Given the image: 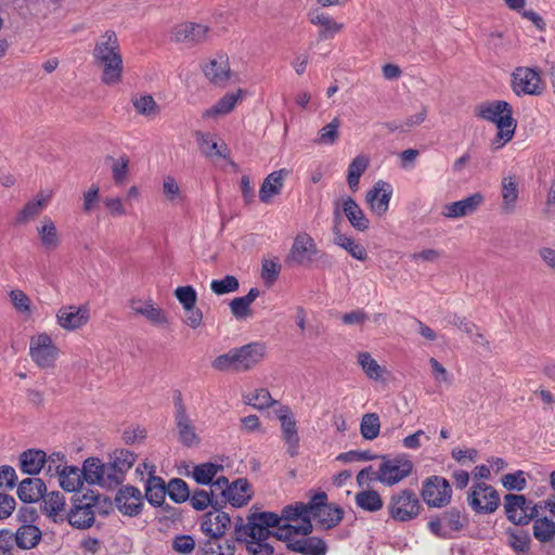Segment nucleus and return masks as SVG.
Wrapping results in <instances>:
<instances>
[{"label":"nucleus","mask_w":555,"mask_h":555,"mask_svg":"<svg viewBox=\"0 0 555 555\" xmlns=\"http://www.w3.org/2000/svg\"><path fill=\"white\" fill-rule=\"evenodd\" d=\"M276 416L281 422L282 435L287 444V452L291 456H295L299 446V436L293 413L287 405H283L276 410Z\"/></svg>","instance_id":"a211bd4d"},{"label":"nucleus","mask_w":555,"mask_h":555,"mask_svg":"<svg viewBox=\"0 0 555 555\" xmlns=\"http://www.w3.org/2000/svg\"><path fill=\"white\" fill-rule=\"evenodd\" d=\"M485 196L477 192L461 201L447 204L443 207L442 215L449 219L462 218L474 214L483 203Z\"/></svg>","instance_id":"5701e85b"},{"label":"nucleus","mask_w":555,"mask_h":555,"mask_svg":"<svg viewBox=\"0 0 555 555\" xmlns=\"http://www.w3.org/2000/svg\"><path fill=\"white\" fill-rule=\"evenodd\" d=\"M467 503L477 514H492L499 507L500 496L492 486L477 482L469 489Z\"/></svg>","instance_id":"1a4fd4ad"},{"label":"nucleus","mask_w":555,"mask_h":555,"mask_svg":"<svg viewBox=\"0 0 555 555\" xmlns=\"http://www.w3.org/2000/svg\"><path fill=\"white\" fill-rule=\"evenodd\" d=\"M334 233L335 244L344 248L351 257L360 261H365L367 259V253L363 245L356 242L352 237L340 233L336 228Z\"/></svg>","instance_id":"a19ab883"},{"label":"nucleus","mask_w":555,"mask_h":555,"mask_svg":"<svg viewBox=\"0 0 555 555\" xmlns=\"http://www.w3.org/2000/svg\"><path fill=\"white\" fill-rule=\"evenodd\" d=\"M29 353L33 361L41 369L52 367L59 356V349L52 338L46 334H39L30 340Z\"/></svg>","instance_id":"4468645a"},{"label":"nucleus","mask_w":555,"mask_h":555,"mask_svg":"<svg viewBox=\"0 0 555 555\" xmlns=\"http://www.w3.org/2000/svg\"><path fill=\"white\" fill-rule=\"evenodd\" d=\"M90 319L86 306H64L56 313L57 324L66 331H76L85 326Z\"/></svg>","instance_id":"f3484780"},{"label":"nucleus","mask_w":555,"mask_h":555,"mask_svg":"<svg viewBox=\"0 0 555 555\" xmlns=\"http://www.w3.org/2000/svg\"><path fill=\"white\" fill-rule=\"evenodd\" d=\"M175 423L178 429L179 441L184 447L190 448L199 443L201 439L188 414L186 406L180 392L175 397Z\"/></svg>","instance_id":"f8f14e48"},{"label":"nucleus","mask_w":555,"mask_h":555,"mask_svg":"<svg viewBox=\"0 0 555 555\" xmlns=\"http://www.w3.org/2000/svg\"><path fill=\"white\" fill-rule=\"evenodd\" d=\"M194 135L198 144V147L204 155H206L207 157H224V154L222 153L218 144V141L216 140L214 134L196 131Z\"/></svg>","instance_id":"09e8293b"},{"label":"nucleus","mask_w":555,"mask_h":555,"mask_svg":"<svg viewBox=\"0 0 555 555\" xmlns=\"http://www.w3.org/2000/svg\"><path fill=\"white\" fill-rule=\"evenodd\" d=\"M507 543L517 553L528 552L530 548V535L525 530L512 529L506 530Z\"/></svg>","instance_id":"603ef678"},{"label":"nucleus","mask_w":555,"mask_h":555,"mask_svg":"<svg viewBox=\"0 0 555 555\" xmlns=\"http://www.w3.org/2000/svg\"><path fill=\"white\" fill-rule=\"evenodd\" d=\"M51 192L44 193L40 192L38 193L34 199L27 202L24 207L18 211V214L15 217V223L16 224H25L29 220L34 219L35 217L39 216L40 212L47 207L51 199Z\"/></svg>","instance_id":"cd10ccee"},{"label":"nucleus","mask_w":555,"mask_h":555,"mask_svg":"<svg viewBox=\"0 0 555 555\" xmlns=\"http://www.w3.org/2000/svg\"><path fill=\"white\" fill-rule=\"evenodd\" d=\"M132 104L139 115L147 118H154L160 113L159 105L150 94L134 96L132 99Z\"/></svg>","instance_id":"8fccbe9b"},{"label":"nucleus","mask_w":555,"mask_h":555,"mask_svg":"<svg viewBox=\"0 0 555 555\" xmlns=\"http://www.w3.org/2000/svg\"><path fill=\"white\" fill-rule=\"evenodd\" d=\"M452 489L441 476H430L423 481L422 498L429 507H443L450 503Z\"/></svg>","instance_id":"9b49d317"},{"label":"nucleus","mask_w":555,"mask_h":555,"mask_svg":"<svg viewBox=\"0 0 555 555\" xmlns=\"http://www.w3.org/2000/svg\"><path fill=\"white\" fill-rule=\"evenodd\" d=\"M175 296L178 301L181 304L183 309L192 308L196 306L197 302V294L196 291L188 285V286H179L175 289Z\"/></svg>","instance_id":"338daca9"},{"label":"nucleus","mask_w":555,"mask_h":555,"mask_svg":"<svg viewBox=\"0 0 555 555\" xmlns=\"http://www.w3.org/2000/svg\"><path fill=\"white\" fill-rule=\"evenodd\" d=\"M41 540V531L34 525H23L15 533L16 545L22 550L35 547Z\"/></svg>","instance_id":"ea45409f"},{"label":"nucleus","mask_w":555,"mask_h":555,"mask_svg":"<svg viewBox=\"0 0 555 555\" xmlns=\"http://www.w3.org/2000/svg\"><path fill=\"white\" fill-rule=\"evenodd\" d=\"M101 495L83 494L82 499H75V505L67 515L68 522L77 529L90 528L94 522L93 507L100 501Z\"/></svg>","instance_id":"ddd939ff"},{"label":"nucleus","mask_w":555,"mask_h":555,"mask_svg":"<svg viewBox=\"0 0 555 555\" xmlns=\"http://www.w3.org/2000/svg\"><path fill=\"white\" fill-rule=\"evenodd\" d=\"M318 253L319 249L312 236L301 232L295 236L285 262L289 266L309 267L314 261Z\"/></svg>","instance_id":"9d476101"},{"label":"nucleus","mask_w":555,"mask_h":555,"mask_svg":"<svg viewBox=\"0 0 555 555\" xmlns=\"http://www.w3.org/2000/svg\"><path fill=\"white\" fill-rule=\"evenodd\" d=\"M169 498L176 503H183L190 498L188 483L180 478H173L167 485Z\"/></svg>","instance_id":"13d9d810"},{"label":"nucleus","mask_w":555,"mask_h":555,"mask_svg":"<svg viewBox=\"0 0 555 555\" xmlns=\"http://www.w3.org/2000/svg\"><path fill=\"white\" fill-rule=\"evenodd\" d=\"M380 430L379 417L376 413H366L362 416L360 423V433L366 440H373L378 437Z\"/></svg>","instance_id":"6e6d98bb"},{"label":"nucleus","mask_w":555,"mask_h":555,"mask_svg":"<svg viewBox=\"0 0 555 555\" xmlns=\"http://www.w3.org/2000/svg\"><path fill=\"white\" fill-rule=\"evenodd\" d=\"M172 550L181 555H190L195 551L196 543L192 535L179 534L172 539Z\"/></svg>","instance_id":"0e129e2a"},{"label":"nucleus","mask_w":555,"mask_h":555,"mask_svg":"<svg viewBox=\"0 0 555 555\" xmlns=\"http://www.w3.org/2000/svg\"><path fill=\"white\" fill-rule=\"evenodd\" d=\"M357 362L370 379L380 380L386 372V369L380 366L370 352H359L357 354Z\"/></svg>","instance_id":"79ce46f5"},{"label":"nucleus","mask_w":555,"mask_h":555,"mask_svg":"<svg viewBox=\"0 0 555 555\" xmlns=\"http://www.w3.org/2000/svg\"><path fill=\"white\" fill-rule=\"evenodd\" d=\"M59 477L60 486L67 492L77 491L83 483V470L77 466H66L62 469Z\"/></svg>","instance_id":"4c0bfd02"},{"label":"nucleus","mask_w":555,"mask_h":555,"mask_svg":"<svg viewBox=\"0 0 555 555\" xmlns=\"http://www.w3.org/2000/svg\"><path fill=\"white\" fill-rule=\"evenodd\" d=\"M308 18L312 25L319 27L318 36L320 40L331 39L344 28V24L336 22L331 15L319 9L310 11Z\"/></svg>","instance_id":"b1692460"},{"label":"nucleus","mask_w":555,"mask_h":555,"mask_svg":"<svg viewBox=\"0 0 555 555\" xmlns=\"http://www.w3.org/2000/svg\"><path fill=\"white\" fill-rule=\"evenodd\" d=\"M242 90H237L236 93H227L222 96L214 106L203 112L202 117L214 118L220 115L229 114L233 111L236 103L241 99Z\"/></svg>","instance_id":"e433bc0d"},{"label":"nucleus","mask_w":555,"mask_h":555,"mask_svg":"<svg viewBox=\"0 0 555 555\" xmlns=\"http://www.w3.org/2000/svg\"><path fill=\"white\" fill-rule=\"evenodd\" d=\"M250 499V485L247 479L238 478L232 483L228 481L227 503H230L234 507H241Z\"/></svg>","instance_id":"7c9ffc66"},{"label":"nucleus","mask_w":555,"mask_h":555,"mask_svg":"<svg viewBox=\"0 0 555 555\" xmlns=\"http://www.w3.org/2000/svg\"><path fill=\"white\" fill-rule=\"evenodd\" d=\"M391 195L392 186L388 182L379 180L367 191L365 199L372 212L380 217L387 212Z\"/></svg>","instance_id":"6ab92c4d"},{"label":"nucleus","mask_w":555,"mask_h":555,"mask_svg":"<svg viewBox=\"0 0 555 555\" xmlns=\"http://www.w3.org/2000/svg\"><path fill=\"white\" fill-rule=\"evenodd\" d=\"M421 509L422 505L418 498L410 489H404L392 494L388 504L390 517L401 522L416 518Z\"/></svg>","instance_id":"423d86ee"},{"label":"nucleus","mask_w":555,"mask_h":555,"mask_svg":"<svg viewBox=\"0 0 555 555\" xmlns=\"http://www.w3.org/2000/svg\"><path fill=\"white\" fill-rule=\"evenodd\" d=\"M281 272V264L276 259H263L261 264V278L267 285L273 284Z\"/></svg>","instance_id":"69168bd1"},{"label":"nucleus","mask_w":555,"mask_h":555,"mask_svg":"<svg viewBox=\"0 0 555 555\" xmlns=\"http://www.w3.org/2000/svg\"><path fill=\"white\" fill-rule=\"evenodd\" d=\"M238 371L247 372L256 367L266 356V346L262 343H249L242 347L235 348Z\"/></svg>","instance_id":"412c9836"},{"label":"nucleus","mask_w":555,"mask_h":555,"mask_svg":"<svg viewBox=\"0 0 555 555\" xmlns=\"http://www.w3.org/2000/svg\"><path fill=\"white\" fill-rule=\"evenodd\" d=\"M211 367L219 372L240 373L235 348H232L228 352L216 357L211 362Z\"/></svg>","instance_id":"5fc2aeb1"},{"label":"nucleus","mask_w":555,"mask_h":555,"mask_svg":"<svg viewBox=\"0 0 555 555\" xmlns=\"http://www.w3.org/2000/svg\"><path fill=\"white\" fill-rule=\"evenodd\" d=\"M209 27L194 22H185L173 28L172 36L177 42L199 44L207 40Z\"/></svg>","instance_id":"aec40b11"},{"label":"nucleus","mask_w":555,"mask_h":555,"mask_svg":"<svg viewBox=\"0 0 555 555\" xmlns=\"http://www.w3.org/2000/svg\"><path fill=\"white\" fill-rule=\"evenodd\" d=\"M129 307L134 313L144 317L153 325H166L168 323L166 312L154 305L152 300L143 301L133 298L129 301Z\"/></svg>","instance_id":"a878e982"},{"label":"nucleus","mask_w":555,"mask_h":555,"mask_svg":"<svg viewBox=\"0 0 555 555\" xmlns=\"http://www.w3.org/2000/svg\"><path fill=\"white\" fill-rule=\"evenodd\" d=\"M246 403L258 410H264L275 404L276 401L272 399L270 392L267 389L260 388L246 396Z\"/></svg>","instance_id":"bf43d9fd"},{"label":"nucleus","mask_w":555,"mask_h":555,"mask_svg":"<svg viewBox=\"0 0 555 555\" xmlns=\"http://www.w3.org/2000/svg\"><path fill=\"white\" fill-rule=\"evenodd\" d=\"M37 232L41 245L46 250H54L60 246V236L51 218L44 217L42 219L41 225L37 228Z\"/></svg>","instance_id":"c9c22d12"},{"label":"nucleus","mask_w":555,"mask_h":555,"mask_svg":"<svg viewBox=\"0 0 555 555\" xmlns=\"http://www.w3.org/2000/svg\"><path fill=\"white\" fill-rule=\"evenodd\" d=\"M340 119L335 117L331 122L325 125L319 130L318 138L315 139L317 144L333 145L339 138Z\"/></svg>","instance_id":"4d7b16f0"},{"label":"nucleus","mask_w":555,"mask_h":555,"mask_svg":"<svg viewBox=\"0 0 555 555\" xmlns=\"http://www.w3.org/2000/svg\"><path fill=\"white\" fill-rule=\"evenodd\" d=\"M240 287L238 280L234 275H225L221 280H212L210 289L216 295H224L236 292Z\"/></svg>","instance_id":"052dcab7"},{"label":"nucleus","mask_w":555,"mask_h":555,"mask_svg":"<svg viewBox=\"0 0 555 555\" xmlns=\"http://www.w3.org/2000/svg\"><path fill=\"white\" fill-rule=\"evenodd\" d=\"M46 483L40 478H25L17 488V496L25 503H35L44 496Z\"/></svg>","instance_id":"c85d7f7f"},{"label":"nucleus","mask_w":555,"mask_h":555,"mask_svg":"<svg viewBox=\"0 0 555 555\" xmlns=\"http://www.w3.org/2000/svg\"><path fill=\"white\" fill-rule=\"evenodd\" d=\"M502 485L507 490H524L527 486L525 473L517 470L516 473L504 475L502 477Z\"/></svg>","instance_id":"774afa93"},{"label":"nucleus","mask_w":555,"mask_h":555,"mask_svg":"<svg viewBox=\"0 0 555 555\" xmlns=\"http://www.w3.org/2000/svg\"><path fill=\"white\" fill-rule=\"evenodd\" d=\"M47 454L39 449H28L20 455V469L27 475H37L44 468Z\"/></svg>","instance_id":"c756f323"},{"label":"nucleus","mask_w":555,"mask_h":555,"mask_svg":"<svg viewBox=\"0 0 555 555\" xmlns=\"http://www.w3.org/2000/svg\"><path fill=\"white\" fill-rule=\"evenodd\" d=\"M309 509L310 518H315L324 529L336 527L344 516L341 507L327 504V494L325 492H318L311 498L309 501Z\"/></svg>","instance_id":"6e6552de"},{"label":"nucleus","mask_w":555,"mask_h":555,"mask_svg":"<svg viewBox=\"0 0 555 555\" xmlns=\"http://www.w3.org/2000/svg\"><path fill=\"white\" fill-rule=\"evenodd\" d=\"M223 470V466L211 462L194 466L192 477L197 483L209 485Z\"/></svg>","instance_id":"de8ad7c7"},{"label":"nucleus","mask_w":555,"mask_h":555,"mask_svg":"<svg viewBox=\"0 0 555 555\" xmlns=\"http://www.w3.org/2000/svg\"><path fill=\"white\" fill-rule=\"evenodd\" d=\"M289 170L282 168L269 173L259 190V198L262 203L269 204L272 198L281 194L284 181L288 177Z\"/></svg>","instance_id":"393cba45"},{"label":"nucleus","mask_w":555,"mask_h":555,"mask_svg":"<svg viewBox=\"0 0 555 555\" xmlns=\"http://www.w3.org/2000/svg\"><path fill=\"white\" fill-rule=\"evenodd\" d=\"M270 528L278 530L291 528L299 531L301 535H309L313 530L309 502L287 505L282 509L281 516L271 512H262L249 515L246 522L242 518H237L234 524L235 540L244 542L247 552L251 555H272L274 548L266 542L272 534Z\"/></svg>","instance_id":"f257e3e1"},{"label":"nucleus","mask_w":555,"mask_h":555,"mask_svg":"<svg viewBox=\"0 0 555 555\" xmlns=\"http://www.w3.org/2000/svg\"><path fill=\"white\" fill-rule=\"evenodd\" d=\"M354 501L360 508L371 513L382 509L384 505L382 496L375 490L358 492L354 496Z\"/></svg>","instance_id":"49530a36"},{"label":"nucleus","mask_w":555,"mask_h":555,"mask_svg":"<svg viewBox=\"0 0 555 555\" xmlns=\"http://www.w3.org/2000/svg\"><path fill=\"white\" fill-rule=\"evenodd\" d=\"M343 212L356 230L364 232L369 229L370 220L353 198L346 197L343 199Z\"/></svg>","instance_id":"2f4dec72"},{"label":"nucleus","mask_w":555,"mask_h":555,"mask_svg":"<svg viewBox=\"0 0 555 555\" xmlns=\"http://www.w3.org/2000/svg\"><path fill=\"white\" fill-rule=\"evenodd\" d=\"M83 478L89 485L103 487L104 463L98 457H89L83 462Z\"/></svg>","instance_id":"c03bdc74"},{"label":"nucleus","mask_w":555,"mask_h":555,"mask_svg":"<svg viewBox=\"0 0 555 555\" xmlns=\"http://www.w3.org/2000/svg\"><path fill=\"white\" fill-rule=\"evenodd\" d=\"M115 504L122 515L129 517L138 516L143 507L142 493L135 487H122L115 496Z\"/></svg>","instance_id":"dca6fc26"},{"label":"nucleus","mask_w":555,"mask_h":555,"mask_svg":"<svg viewBox=\"0 0 555 555\" xmlns=\"http://www.w3.org/2000/svg\"><path fill=\"white\" fill-rule=\"evenodd\" d=\"M512 113V106L505 101L483 102L476 106L477 117L496 125L498 133L493 141L495 150L513 139L516 121Z\"/></svg>","instance_id":"7ed1b4c3"},{"label":"nucleus","mask_w":555,"mask_h":555,"mask_svg":"<svg viewBox=\"0 0 555 555\" xmlns=\"http://www.w3.org/2000/svg\"><path fill=\"white\" fill-rule=\"evenodd\" d=\"M94 62L102 68L101 80L105 85H116L121 81L124 62L119 41L114 30H106L95 42L93 49Z\"/></svg>","instance_id":"f03ea898"},{"label":"nucleus","mask_w":555,"mask_h":555,"mask_svg":"<svg viewBox=\"0 0 555 555\" xmlns=\"http://www.w3.org/2000/svg\"><path fill=\"white\" fill-rule=\"evenodd\" d=\"M380 457L383 462L378 467L375 480L383 485L395 486L413 472L414 465L405 454H399L393 459H388L386 455Z\"/></svg>","instance_id":"39448f33"},{"label":"nucleus","mask_w":555,"mask_h":555,"mask_svg":"<svg viewBox=\"0 0 555 555\" xmlns=\"http://www.w3.org/2000/svg\"><path fill=\"white\" fill-rule=\"evenodd\" d=\"M260 292L258 288H250L247 295L236 297L231 300L230 309L232 314L237 320H243L251 315V304L259 297Z\"/></svg>","instance_id":"f704fd0d"},{"label":"nucleus","mask_w":555,"mask_h":555,"mask_svg":"<svg viewBox=\"0 0 555 555\" xmlns=\"http://www.w3.org/2000/svg\"><path fill=\"white\" fill-rule=\"evenodd\" d=\"M109 462L125 477L126 473L133 466L135 455L129 450L120 449L113 452Z\"/></svg>","instance_id":"864d4df0"},{"label":"nucleus","mask_w":555,"mask_h":555,"mask_svg":"<svg viewBox=\"0 0 555 555\" xmlns=\"http://www.w3.org/2000/svg\"><path fill=\"white\" fill-rule=\"evenodd\" d=\"M230 516L217 508L206 513L201 521V531L207 538H223L230 526Z\"/></svg>","instance_id":"4be33fe9"},{"label":"nucleus","mask_w":555,"mask_h":555,"mask_svg":"<svg viewBox=\"0 0 555 555\" xmlns=\"http://www.w3.org/2000/svg\"><path fill=\"white\" fill-rule=\"evenodd\" d=\"M532 526L533 537L541 543L552 542L555 538V522L547 517H535Z\"/></svg>","instance_id":"37998d69"},{"label":"nucleus","mask_w":555,"mask_h":555,"mask_svg":"<svg viewBox=\"0 0 555 555\" xmlns=\"http://www.w3.org/2000/svg\"><path fill=\"white\" fill-rule=\"evenodd\" d=\"M167 492V486L160 477L150 476L145 486V498L150 504L154 506H160Z\"/></svg>","instance_id":"58836bf2"},{"label":"nucleus","mask_w":555,"mask_h":555,"mask_svg":"<svg viewBox=\"0 0 555 555\" xmlns=\"http://www.w3.org/2000/svg\"><path fill=\"white\" fill-rule=\"evenodd\" d=\"M65 498L60 492H52L43 501V509L49 516H57L64 509Z\"/></svg>","instance_id":"e2e57ef3"},{"label":"nucleus","mask_w":555,"mask_h":555,"mask_svg":"<svg viewBox=\"0 0 555 555\" xmlns=\"http://www.w3.org/2000/svg\"><path fill=\"white\" fill-rule=\"evenodd\" d=\"M190 504L196 511H204L208 506L217 509L220 508L217 504V494H215L214 490H196L193 494H190Z\"/></svg>","instance_id":"3c124183"},{"label":"nucleus","mask_w":555,"mask_h":555,"mask_svg":"<svg viewBox=\"0 0 555 555\" xmlns=\"http://www.w3.org/2000/svg\"><path fill=\"white\" fill-rule=\"evenodd\" d=\"M301 535L299 531L291 528H280L274 532L278 540L284 541L289 551L302 555H325L327 551L326 543L318 537Z\"/></svg>","instance_id":"20e7f679"},{"label":"nucleus","mask_w":555,"mask_h":555,"mask_svg":"<svg viewBox=\"0 0 555 555\" xmlns=\"http://www.w3.org/2000/svg\"><path fill=\"white\" fill-rule=\"evenodd\" d=\"M369 166V158L365 155H359L352 159L348 166L347 182L351 191L356 192L359 188L360 178Z\"/></svg>","instance_id":"a18cd8bd"},{"label":"nucleus","mask_w":555,"mask_h":555,"mask_svg":"<svg viewBox=\"0 0 555 555\" xmlns=\"http://www.w3.org/2000/svg\"><path fill=\"white\" fill-rule=\"evenodd\" d=\"M512 87L516 94H541L543 86L538 72L529 67H518L512 75Z\"/></svg>","instance_id":"2eb2a0df"},{"label":"nucleus","mask_w":555,"mask_h":555,"mask_svg":"<svg viewBox=\"0 0 555 555\" xmlns=\"http://www.w3.org/2000/svg\"><path fill=\"white\" fill-rule=\"evenodd\" d=\"M222 538H208L199 543L197 555H234L235 544L232 540L221 541Z\"/></svg>","instance_id":"72a5a7b5"},{"label":"nucleus","mask_w":555,"mask_h":555,"mask_svg":"<svg viewBox=\"0 0 555 555\" xmlns=\"http://www.w3.org/2000/svg\"><path fill=\"white\" fill-rule=\"evenodd\" d=\"M504 511L507 519L517 526L528 525L538 514V505L527 501L522 494L504 495Z\"/></svg>","instance_id":"0eeeda50"},{"label":"nucleus","mask_w":555,"mask_h":555,"mask_svg":"<svg viewBox=\"0 0 555 555\" xmlns=\"http://www.w3.org/2000/svg\"><path fill=\"white\" fill-rule=\"evenodd\" d=\"M203 70L210 82L224 86L231 75L228 56L217 55L203 67Z\"/></svg>","instance_id":"bb28decb"},{"label":"nucleus","mask_w":555,"mask_h":555,"mask_svg":"<svg viewBox=\"0 0 555 555\" xmlns=\"http://www.w3.org/2000/svg\"><path fill=\"white\" fill-rule=\"evenodd\" d=\"M130 159L127 155H121L114 159L112 165V177L116 184H124L129 173Z\"/></svg>","instance_id":"680f3d73"},{"label":"nucleus","mask_w":555,"mask_h":555,"mask_svg":"<svg viewBox=\"0 0 555 555\" xmlns=\"http://www.w3.org/2000/svg\"><path fill=\"white\" fill-rule=\"evenodd\" d=\"M502 186V204L501 210L503 214H512L515 210L518 199V180L515 176L504 177L501 182Z\"/></svg>","instance_id":"473e14b6"}]
</instances>
